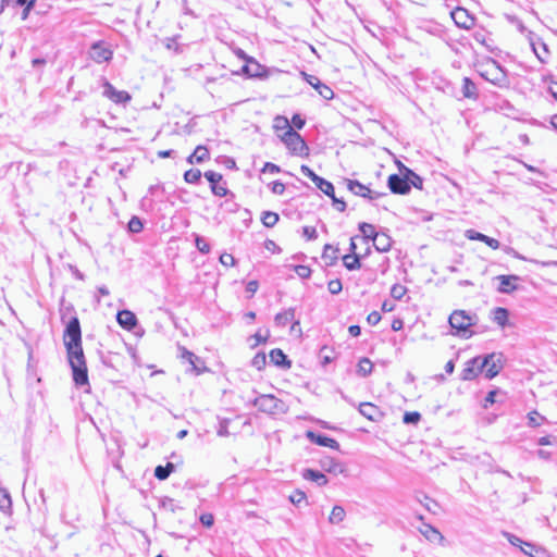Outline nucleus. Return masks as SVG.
<instances>
[{"label": "nucleus", "instance_id": "nucleus-40", "mask_svg": "<svg viewBox=\"0 0 557 557\" xmlns=\"http://www.w3.org/2000/svg\"><path fill=\"white\" fill-rule=\"evenodd\" d=\"M406 292H407V288L404 285L395 284L391 288V296L394 299H398L399 300V299H401L405 296Z\"/></svg>", "mask_w": 557, "mask_h": 557}, {"label": "nucleus", "instance_id": "nucleus-61", "mask_svg": "<svg viewBox=\"0 0 557 557\" xmlns=\"http://www.w3.org/2000/svg\"><path fill=\"white\" fill-rule=\"evenodd\" d=\"M555 443V438L550 435L542 436L537 440V444L541 446L553 445Z\"/></svg>", "mask_w": 557, "mask_h": 557}, {"label": "nucleus", "instance_id": "nucleus-58", "mask_svg": "<svg viewBox=\"0 0 557 557\" xmlns=\"http://www.w3.org/2000/svg\"><path fill=\"white\" fill-rule=\"evenodd\" d=\"M304 75H305L307 83L310 84L314 89H317L318 86L322 84L321 81L317 76L309 75L306 73H304Z\"/></svg>", "mask_w": 557, "mask_h": 557}, {"label": "nucleus", "instance_id": "nucleus-1", "mask_svg": "<svg viewBox=\"0 0 557 557\" xmlns=\"http://www.w3.org/2000/svg\"><path fill=\"white\" fill-rule=\"evenodd\" d=\"M64 346L73 372V380L77 386L88 385L87 367L82 347V331L77 318H72L64 331Z\"/></svg>", "mask_w": 557, "mask_h": 557}, {"label": "nucleus", "instance_id": "nucleus-63", "mask_svg": "<svg viewBox=\"0 0 557 557\" xmlns=\"http://www.w3.org/2000/svg\"><path fill=\"white\" fill-rule=\"evenodd\" d=\"M484 239L485 240L483 243L486 244L492 249H498L500 246L499 242L495 238L486 236V238H484Z\"/></svg>", "mask_w": 557, "mask_h": 557}, {"label": "nucleus", "instance_id": "nucleus-2", "mask_svg": "<svg viewBox=\"0 0 557 557\" xmlns=\"http://www.w3.org/2000/svg\"><path fill=\"white\" fill-rule=\"evenodd\" d=\"M474 315L469 314L465 310H455L449 315L448 322L457 335L469 338L473 334L470 327L474 324Z\"/></svg>", "mask_w": 557, "mask_h": 557}, {"label": "nucleus", "instance_id": "nucleus-6", "mask_svg": "<svg viewBox=\"0 0 557 557\" xmlns=\"http://www.w3.org/2000/svg\"><path fill=\"white\" fill-rule=\"evenodd\" d=\"M113 57V50L110 45L99 40L91 45L89 50V58L96 63H103L111 61Z\"/></svg>", "mask_w": 557, "mask_h": 557}, {"label": "nucleus", "instance_id": "nucleus-32", "mask_svg": "<svg viewBox=\"0 0 557 557\" xmlns=\"http://www.w3.org/2000/svg\"><path fill=\"white\" fill-rule=\"evenodd\" d=\"M12 506L11 497L9 493L0 487V510L2 512H9Z\"/></svg>", "mask_w": 557, "mask_h": 557}, {"label": "nucleus", "instance_id": "nucleus-35", "mask_svg": "<svg viewBox=\"0 0 557 557\" xmlns=\"http://www.w3.org/2000/svg\"><path fill=\"white\" fill-rule=\"evenodd\" d=\"M261 221L264 226L273 227L278 221V214L272 211H265L262 214Z\"/></svg>", "mask_w": 557, "mask_h": 557}, {"label": "nucleus", "instance_id": "nucleus-64", "mask_svg": "<svg viewBox=\"0 0 557 557\" xmlns=\"http://www.w3.org/2000/svg\"><path fill=\"white\" fill-rule=\"evenodd\" d=\"M548 91L549 94L557 100V82L556 81H550L549 85H548Z\"/></svg>", "mask_w": 557, "mask_h": 557}, {"label": "nucleus", "instance_id": "nucleus-57", "mask_svg": "<svg viewBox=\"0 0 557 557\" xmlns=\"http://www.w3.org/2000/svg\"><path fill=\"white\" fill-rule=\"evenodd\" d=\"M496 394H497V391L494 389V391H491L487 393L485 399H484V408H488L490 405H493L496 400H495V397H496Z\"/></svg>", "mask_w": 557, "mask_h": 557}, {"label": "nucleus", "instance_id": "nucleus-53", "mask_svg": "<svg viewBox=\"0 0 557 557\" xmlns=\"http://www.w3.org/2000/svg\"><path fill=\"white\" fill-rule=\"evenodd\" d=\"M367 321L370 325H376L381 321V314L377 311H372L368 314Z\"/></svg>", "mask_w": 557, "mask_h": 557}, {"label": "nucleus", "instance_id": "nucleus-29", "mask_svg": "<svg viewBox=\"0 0 557 557\" xmlns=\"http://www.w3.org/2000/svg\"><path fill=\"white\" fill-rule=\"evenodd\" d=\"M345 515V509L342 506H334L329 517V521L333 524L339 523L344 520Z\"/></svg>", "mask_w": 557, "mask_h": 557}, {"label": "nucleus", "instance_id": "nucleus-62", "mask_svg": "<svg viewBox=\"0 0 557 557\" xmlns=\"http://www.w3.org/2000/svg\"><path fill=\"white\" fill-rule=\"evenodd\" d=\"M265 363V356L264 355H257L253 360H252V364L257 368V369H261L263 367V364Z\"/></svg>", "mask_w": 557, "mask_h": 557}, {"label": "nucleus", "instance_id": "nucleus-16", "mask_svg": "<svg viewBox=\"0 0 557 557\" xmlns=\"http://www.w3.org/2000/svg\"><path fill=\"white\" fill-rule=\"evenodd\" d=\"M420 532L423 534V536L432 542V543H443L444 541V536L440 533V531L437 529H435L434 527L430 525V524H424L421 529H420Z\"/></svg>", "mask_w": 557, "mask_h": 557}, {"label": "nucleus", "instance_id": "nucleus-54", "mask_svg": "<svg viewBox=\"0 0 557 557\" xmlns=\"http://www.w3.org/2000/svg\"><path fill=\"white\" fill-rule=\"evenodd\" d=\"M302 234L309 240L317 238V230L312 226H305Z\"/></svg>", "mask_w": 557, "mask_h": 557}, {"label": "nucleus", "instance_id": "nucleus-55", "mask_svg": "<svg viewBox=\"0 0 557 557\" xmlns=\"http://www.w3.org/2000/svg\"><path fill=\"white\" fill-rule=\"evenodd\" d=\"M269 332L267 331L265 334H261V332H257L252 338L255 339V343L251 346H257L259 344L265 343L268 339Z\"/></svg>", "mask_w": 557, "mask_h": 557}, {"label": "nucleus", "instance_id": "nucleus-59", "mask_svg": "<svg viewBox=\"0 0 557 557\" xmlns=\"http://www.w3.org/2000/svg\"><path fill=\"white\" fill-rule=\"evenodd\" d=\"M281 170H280V166H277L276 164L274 163H271V162H267L262 169V172L265 173V172H269L271 174H275V173H278Z\"/></svg>", "mask_w": 557, "mask_h": 557}, {"label": "nucleus", "instance_id": "nucleus-42", "mask_svg": "<svg viewBox=\"0 0 557 557\" xmlns=\"http://www.w3.org/2000/svg\"><path fill=\"white\" fill-rule=\"evenodd\" d=\"M144 224L141 220L137 216H133L128 222V230L133 233L141 232Z\"/></svg>", "mask_w": 557, "mask_h": 557}, {"label": "nucleus", "instance_id": "nucleus-49", "mask_svg": "<svg viewBox=\"0 0 557 557\" xmlns=\"http://www.w3.org/2000/svg\"><path fill=\"white\" fill-rule=\"evenodd\" d=\"M220 262L224 267H234L235 263H236V260H235V258L231 253H222L220 256Z\"/></svg>", "mask_w": 557, "mask_h": 557}, {"label": "nucleus", "instance_id": "nucleus-15", "mask_svg": "<svg viewBox=\"0 0 557 557\" xmlns=\"http://www.w3.org/2000/svg\"><path fill=\"white\" fill-rule=\"evenodd\" d=\"M117 323L125 330L131 331L137 324L136 315L129 310H121L116 314Z\"/></svg>", "mask_w": 557, "mask_h": 557}, {"label": "nucleus", "instance_id": "nucleus-34", "mask_svg": "<svg viewBox=\"0 0 557 557\" xmlns=\"http://www.w3.org/2000/svg\"><path fill=\"white\" fill-rule=\"evenodd\" d=\"M315 186L326 196L333 197L334 194V186L331 182L324 180L321 177L318 183H315Z\"/></svg>", "mask_w": 557, "mask_h": 557}, {"label": "nucleus", "instance_id": "nucleus-19", "mask_svg": "<svg viewBox=\"0 0 557 557\" xmlns=\"http://www.w3.org/2000/svg\"><path fill=\"white\" fill-rule=\"evenodd\" d=\"M373 245L377 251L386 252L392 247V239L388 235L384 233H377V235L373 239Z\"/></svg>", "mask_w": 557, "mask_h": 557}, {"label": "nucleus", "instance_id": "nucleus-9", "mask_svg": "<svg viewBox=\"0 0 557 557\" xmlns=\"http://www.w3.org/2000/svg\"><path fill=\"white\" fill-rule=\"evenodd\" d=\"M388 187L394 194L406 195L410 191V185L408 180H406V175L401 177L397 174H392L388 177Z\"/></svg>", "mask_w": 557, "mask_h": 557}, {"label": "nucleus", "instance_id": "nucleus-10", "mask_svg": "<svg viewBox=\"0 0 557 557\" xmlns=\"http://www.w3.org/2000/svg\"><path fill=\"white\" fill-rule=\"evenodd\" d=\"M306 436L310 442H312L319 446L329 447L332 449L339 448V444L336 440L325 436L323 434H319L313 431H307Z\"/></svg>", "mask_w": 557, "mask_h": 557}, {"label": "nucleus", "instance_id": "nucleus-52", "mask_svg": "<svg viewBox=\"0 0 557 557\" xmlns=\"http://www.w3.org/2000/svg\"><path fill=\"white\" fill-rule=\"evenodd\" d=\"M271 190L273 194L282 195L285 191V185L280 181H275L272 183Z\"/></svg>", "mask_w": 557, "mask_h": 557}, {"label": "nucleus", "instance_id": "nucleus-60", "mask_svg": "<svg viewBox=\"0 0 557 557\" xmlns=\"http://www.w3.org/2000/svg\"><path fill=\"white\" fill-rule=\"evenodd\" d=\"M292 123L296 128L301 129L306 122L305 119H302L299 114H294Z\"/></svg>", "mask_w": 557, "mask_h": 557}, {"label": "nucleus", "instance_id": "nucleus-20", "mask_svg": "<svg viewBox=\"0 0 557 557\" xmlns=\"http://www.w3.org/2000/svg\"><path fill=\"white\" fill-rule=\"evenodd\" d=\"M321 467L324 471L333 474H341L344 472V466L333 458H325L321 461Z\"/></svg>", "mask_w": 557, "mask_h": 557}, {"label": "nucleus", "instance_id": "nucleus-14", "mask_svg": "<svg viewBox=\"0 0 557 557\" xmlns=\"http://www.w3.org/2000/svg\"><path fill=\"white\" fill-rule=\"evenodd\" d=\"M347 188L355 195L361 196L369 199H375L379 194H375L366 185L361 184L358 181L348 180Z\"/></svg>", "mask_w": 557, "mask_h": 557}, {"label": "nucleus", "instance_id": "nucleus-33", "mask_svg": "<svg viewBox=\"0 0 557 557\" xmlns=\"http://www.w3.org/2000/svg\"><path fill=\"white\" fill-rule=\"evenodd\" d=\"M372 369H373V363L371 362L370 359L368 358H362L360 359L359 363H358V373L362 376H367L368 374H370L372 372Z\"/></svg>", "mask_w": 557, "mask_h": 557}, {"label": "nucleus", "instance_id": "nucleus-28", "mask_svg": "<svg viewBox=\"0 0 557 557\" xmlns=\"http://www.w3.org/2000/svg\"><path fill=\"white\" fill-rule=\"evenodd\" d=\"M462 94H463V96L466 98H474V97H476V86L468 77L463 78Z\"/></svg>", "mask_w": 557, "mask_h": 557}, {"label": "nucleus", "instance_id": "nucleus-21", "mask_svg": "<svg viewBox=\"0 0 557 557\" xmlns=\"http://www.w3.org/2000/svg\"><path fill=\"white\" fill-rule=\"evenodd\" d=\"M209 159V151L205 146H197L195 151L187 158L189 164L201 163Z\"/></svg>", "mask_w": 557, "mask_h": 557}, {"label": "nucleus", "instance_id": "nucleus-22", "mask_svg": "<svg viewBox=\"0 0 557 557\" xmlns=\"http://www.w3.org/2000/svg\"><path fill=\"white\" fill-rule=\"evenodd\" d=\"M295 318V310L293 308H289L287 310H284L283 312H280L275 315L274 322L277 326L284 327L289 322H292Z\"/></svg>", "mask_w": 557, "mask_h": 557}, {"label": "nucleus", "instance_id": "nucleus-7", "mask_svg": "<svg viewBox=\"0 0 557 557\" xmlns=\"http://www.w3.org/2000/svg\"><path fill=\"white\" fill-rule=\"evenodd\" d=\"M102 95L114 103H126L131 100V95L125 90H116L112 84L104 81Z\"/></svg>", "mask_w": 557, "mask_h": 557}, {"label": "nucleus", "instance_id": "nucleus-45", "mask_svg": "<svg viewBox=\"0 0 557 557\" xmlns=\"http://www.w3.org/2000/svg\"><path fill=\"white\" fill-rule=\"evenodd\" d=\"M300 172L302 175L309 177L314 184L318 183V181L321 178L308 165H301Z\"/></svg>", "mask_w": 557, "mask_h": 557}, {"label": "nucleus", "instance_id": "nucleus-36", "mask_svg": "<svg viewBox=\"0 0 557 557\" xmlns=\"http://www.w3.org/2000/svg\"><path fill=\"white\" fill-rule=\"evenodd\" d=\"M337 249L332 245H325L322 258L325 260H330V263H333L337 259Z\"/></svg>", "mask_w": 557, "mask_h": 557}, {"label": "nucleus", "instance_id": "nucleus-46", "mask_svg": "<svg viewBox=\"0 0 557 557\" xmlns=\"http://www.w3.org/2000/svg\"><path fill=\"white\" fill-rule=\"evenodd\" d=\"M181 357L188 361L193 366V369L197 371V367L195 364V360H197V357L191 351L187 350L186 348H182Z\"/></svg>", "mask_w": 557, "mask_h": 557}, {"label": "nucleus", "instance_id": "nucleus-26", "mask_svg": "<svg viewBox=\"0 0 557 557\" xmlns=\"http://www.w3.org/2000/svg\"><path fill=\"white\" fill-rule=\"evenodd\" d=\"M270 360L275 364V366H284V364H289V362L287 361V357L286 355L278 348H275V349H272L270 351Z\"/></svg>", "mask_w": 557, "mask_h": 557}, {"label": "nucleus", "instance_id": "nucleus-56", "mask_svg": "<svg viewBox=\"0 0 557 557\" xmlns=\"http://www.w3.org/2000/svg\"><path fill=\"white\" fill-rule=\"evenodd\" d=\"M200 522L205 525V527H212L213 525V522H214V518L211 513H203L201 515L200 517Z\"/></svg>", "mask_w": 557, "mask_h": 557}, {"label": "nucleus", "instance_id": "nucleus-50", "mask_svg": "<svg viewBox=\"0 0 557 557\" xmlns=\"http://www.w3.org/2000/svg\"><path fill=\"white\" fill-rule=\"evenodd\" d=\"M420 419H421L420 413L416 412V411H413V412H406L404 414V422L408 423V424L409 423H417V422L420 421Z\"/></svg>", "mask_w": 557, "mask_h": 557}, {"label": "nucleus", "instance_id": "nucleus-31", "mask_svg": "<svg viewBox=\"0 0 557 557\" xmlns=\"http://www.w3.org/2000/svg\"><path fill=\"white\" fill-rule=\"evenodd\" d=\"M344 265L347 270H357L361 267L359 257L357 255H346L343 258Z\"/></svg>", "mask_w": 557, "mask_h": 557}, {"label": "nucleus", "instance_id": "nucleus-23", "mask_svg": "<svg viewBox=\"0 0 557 557\" xmlns=\"http://www.w3.org/2000/svg\"><path fill=\"white\" fill-rule=\"evenodd\" d=\"M377 408L370 403H362L359 406V412L367 419L374 421L377 413Z\"/></svg>", "mask_w": 557, "mask_h": 557}, {"label": "nucleus", "instance_id": "nucleus-30", "mask_svg": "<svg viewBox=\"0 0 557 557\" xmlns=\"http://www.w3.org/2000/svg\"><path fill=\"white\" fill-rule=\"evenodd\" d=\"M406 170V180H408V183L411 186L418 188V189H422V184H423V181L422 178L416 174L413 171L405 168Z\"/></svg>", "mask_w": 557, "mask_h": 557}, {"label": "nucleus", "instance_id": "nucleus-48", "mask_svg": "<svg viewBox=\"0 0 557 557\" xmlns=\"http://www.w3.org/2000/svg\"><path fill=\"white\" fill-rule=\"evenodd\" d=\"M305 499H306V494H305L302 491H295V492L289 496V500H290L294 505H299V504H300V503H302Z\"/></svg>", "mask_w": 557, "mask_h": 557}, {"label": "nucleus", "instance_id": "nucleus-51", "mask_svg": "<svg viewBox=\"0 0 557 557\" xmlns=\"http://www.w3.org/2000/svg\"><path fill=\"white\" fill-rule=\"evenodd\" d=\"M295 271H296V273H297L300 277H302V278H307V277H309V276H310V274H311V270H310V268H308V267H306V265H297V267L295 268Z\"/></svg>", "mask_w": 557, "mask_h": 557}, {"label": "nucleus", "instance_id": "nucleus-4", "mask_svg": "<svg viewBox=\"0 0 557 557\" xmlns=\"http://www.w3.org/2000/svg\"><path fill=\"white\" fill-rule=\"evenodd\" d=\"M280 137L292 153L297 156H304L308 153V146L306 145L305 140L293 128H288V131L284 132L282 135H280Z\"/></svg>", "mask_w": 557, "mask_h": 557}, {"label": "nucleus", "instance_id": "nucleus-12", "mask_svg": "<svg viewBox=\"0 0 557 557\" xmlns=\"http://www.w3.org/2000/svg\"><path fill=\"white\" fill-rule=\"evenodd\" d=\"M451 18L457 26L469 29L473 25V17L469 15L468 11L462 8H457L451 12Z\"/></svg>", "mask_w": 557, "mask_h": 557}, {"label": "nucleus", "instance_id": "nucleus-27", "mask_svg": "<svg viewBox=\"0 0 557 557\" xmlns=\"http://www.w3.org/2000/svg\"><path fill=\"white\" fill-rule=\"evenodd\" d=\"M359 231L361 232L362 236L367 240H372L377 235V232H375V227L370 223H360L359 224Z\"/></svg>", "mask_w": 557, "mask_h": 557}, {"label": "nucleus", "instance_id": "nucleus-39", "mask_svg": "<svg viewBox=\"0 0 557 557\" xmlns=\"http://www.w3.org/2000/svg\"><path fill=\"white\" fill-rule=\"evenodd\" d=\"M545 418L541 416L537 411H531L528 413V424L530 426L536 428L541 425L542 421H544Z\"/></svg>", "mask_w": 557, "mask_h": 557}, {"label": "nucleus", "instance_id": "nucleus-41", "mask_svg": "<svg viewBox=\"0 0 557 557\" xmlns=\"http://www.w3.org/2000/svg\"><path fill=\"white\" fill-rule=\"evenodd\" d=\"M315 90L325 100H330V99H332L334 97L333 90L329 86L323 84V83L321 85H319Z\"/></svg>", "mask_w": 557, "mask_h": 557}, {"label": "nucleus", "instance_id": "nucleus-47", "mask_svg": "<svg viewBox=\"0 0 557 557\" xmlns=\"http://www.w3.org/2000/svg\"><path fill=\"white\" fill-rule=\"evenodd\" d=\"M465 236L470 240H479V242H484L485 240L484 238H486V235L479 233L474 230H467L465 233Z\"/></svg>", "mask_w": 557, "mask_h": 557}, {"label": "nucleus", "instance_id": "nucleus-25", "mask_svg": "<svg viewBox=\"0 0 557 557\" xmlns=\"http://www.w3.org/2000/svg\"><path fill=\"white\" fill-rule=\"evenodd\" d=\"M174 471V465L168 462L166 466H158L154 469V476L161 481L166 480L170 474Z\"/></svg>", "mask_w": 557, "mask_h": 557}, {"label": "nucleus", "instance_id": "nucleus-11", "mask_svg": "<svg viewBox=\"0 0 557 557\" xmlns=\"http://www.w3.org/2000/svg\"><path fill=\"white\" fill-rule=\"evenodd\" d=\"M496 280L499 282L497 290L502 294H510L518 288L517 282L520 278L517 275H498Z\"/></svg>", "mask_w": 557, "mask_h": 557}, {"label": "nucleus", "instance_id": "nucleus-44", "mask_svg": "<svg viewBox=\"0 0 557 557\" xmlns=\"http://www.w3.org/2000/svg\"><path fill=\"white\" fill-rule=\"evenodd\" d=\"M196 247L201 253H208L210 251V245L201 236H196Z\"/></svg>", "mask_w": 557, "mask_h": 557}, {"label": "nucleus", "instance_id": "nucleus-38", "mask_svg": "<svg viewBox=\"0 0 557 557\" xmlns=\"http://www.w3.org/2000/svg\"><path fill=\"white\" fill-rule=\"evenodd\" d=\"M274 128L277 132L282 131L284 133V132L288 131V128H293V127L289 125V122L285 116H276L274 119Z\"/></svg>", "mask_w": 557, "mask_h": 557}, {"label": "nucleus", "instance_id": "nucleus-37", "mask_svg": "<svg viewBox=\"0 0 557 557\" xmlns=\"http://www.w3.org/2000/svg\"><path fill=\"white\" fill-rule=\"evenodd\" d=\"M201 177V172L197 169H190L185 172L184 180L189 184L197 183Z\"/></svg>", "mask_w": 557, "mask_h": 557}, {"label": "nucleus", "instance_id": "nucleus-24", "mask_svg": "<svg viewBox=\"0 0 557 557\" xmlns=\"http://www.w3.org/2000/svg\"><path fill=\"white\" fill-rule=\"evenodd\" d=\"M493 321L504 327L508 322V310L500 307L494 309Z\"/></svg>", "mask_w": 557, "mask_h": 557}, {"label": "nucleus", "instance_id": "nucleus-17", "mask_svg": "<svg viewBox=\"0 0 557 557\" xmlns=\"http://www.w3.org/2000/svg\"><path fill=\"white\" fill-rule=\"evenodd\" d=\"M482 76L485 77L488 82L493 84L500 83L505 74L504 72L496 65L495 62L492 63L491 67L485 71V73H482Z\"/></svg>", "mask_w": 557, "mask_h": 557}, {"label": "nucleus", "instance_id": "nucleus-8", "mask_svg": "<svg viewBox=\"0 0 557 557\" xmlns=\"http://www.w3.org/2000/svg\"><path fill=\"white\" fill-rule=\"evenodd\" d=\"M205 177L208 180L211 186V191L218 197H225L227 195V188L221 185L222 175L214 171H207Z\"/></svg>", "mask_w": 557, "mask_h": 557}, {"label": "nucleus", "instance_id": "nucleus-13", "mask_svg": "<svg viewBox=\"0 0 557 557\" xmlns=\"http://www.w3.org/2000/svg\"><path fill=\"white\" fill-rule=\"evenodd\" d=\"M480 362H481L480 357L470 359L466 363L463 370L461 371V379L463 381H471V380L475 379L478 376V374L481 371H483L482 369H480Z\"/></svg>", "mask_w": 557, "mask_h": 557}, {"label": "nucleus", "instance_id": "nucleus-3", "mask_svg": "<svg viewBox=\"0 0 557 557\" xmlns=\"http://www.w3.org/2000/svg\"><path fill=\"white\" fill-rule=\"evenodd\" d=\"M253 405L262 412L269 414H281L288 410V406L273 395H260L253 401Z\"/></svg>", "mask_w": 557, "mask_h": 557}, {"label": "nucleus", "instance_id": "nucleus-5", "mask_svg": "<svg viewBox=\"0 0 557 557\" xmlns=\"http://www.w3.org/2000/svg\"><path fill=\"white\" fill-rule=\"evenodd\" d=\"M504 368V356L500 352H492L481 359L480 369L485 370L487 379L495 377Z\"/></svg>", "mask_w": 557, "mask_h": 557}, {"label": "nucleus", "instance_id": "nucleus-43", "mask_svg": "<svg viewBox=\"0 0 557 557\" xmlns=\"http://www.w3.org/2000/svg\"><path fill=\"white\" fill-rule=\"evenodd\" d=\"M327 289L329 292L332 294V295H337L342 292L343 289V285H342V282L341 280L336 278V280H331L329 283H327Z\"/></svg>", "mask_w": 557, "mask_h": 557}, {"label": "nucleus", "instance_id": "nucleus-18", "mask_svg": "<svg viewBox=\"0 0 557 557\" xmlns=\"http://www.w3.org/2000/svg\"><path fill=\"white\" fill-rule=\"evenodd\" d=\"M302 478L308 481L315 482L319 486H323L327 484V478L320 471H315L312 469H305L302 472Z\"/></svg>", "mask_w": 557, "mask_h": 557}]
</instances>
